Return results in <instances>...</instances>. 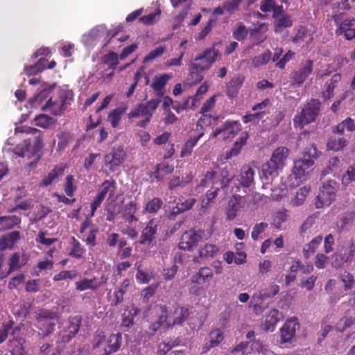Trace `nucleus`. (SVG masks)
<instances>
[{"mask_svg":"<svg viewBox=\"0 0 355 355\" xmlns=\"http://www.w3.org/2000/svg\"><path fill=\"white\" fill-rule=\"evenodd\" d=\"M219 56L218 51L213 48H207L194 59V62L190 64V75L193 83H198L202 80L203 71L211 68Z\"/></svg>","mask_w":355,"mask_h":355,"instance_id":"nucleus-1","label":"nucleus"},{"mask_svg":"<svg viewBox=\"0 0 355 355\" xmlns=\"http://www.w3.org/2000/svg\"><path fill=\"white\" fill-rule=\"evenodd\" d=\"M218 165L210 171H207L200 180V186L206 187L209 184L212 187H219L223 190L228 188L230 182L234 178V175H231L227 167L221 168L219 171Z\"/></svg>","mask_w":355,"mask_h":355,"instance_id":"nucleus-2","label":"nucleus"},{"mask_svg":"<svg viewBox=\"0 0 355 355\" xmlns=\"http://www.w3.org/2000/svg\"><path fill=\"white\" fill-rule=\"evenodd\" d=\"M321 107L319 99L311 98L302 106L301 111L293 118L294 126L302 129L304 126L315 122Z\"/></svg>","mask_w":355,"mask_h":355,"instance_id":"nucleus-3","label":"nucleus"},{"mask_svg":"<svg viewBox=\"0 0 355 355\" xmlns=\"http://www.w3.org/2000/svg\"><path fill=\"white\" fill-rule=\"evenodd\" d=\"M345 11L338 8L332 16L336 25L335 34L343 37L346 40H352L355 38V18L346 17Z\"/></svg>","mask_w":355,"mask_h":355,"instance_id":"nucleus-4","label":"nucleus"},{"mask_svg":"<svg viewBox=\"0 0 355 355\" xmlns=\"http://www.w3.org/2000/svg\"><path fill=\"white\" fill-rule=\"evenodd\" d=\"M354 252L355 245L353 243H345L338 247L331 256L332 267L338 269L343 263L350 265L354 259Z\"/></svg>","mask_w":355,"mask_h":355,"instance_id":"nucleus-5","label":"nucleus"},{"mask_svg":"<svg viewBox=\"0 0 355 355\" xmlns=\"http://www.w3.org/2000/svg\"><path fill=\"white\" fill-rule=\"evenodd\" d=\"M337 183L335 180H329L323 183L320 187L318 195L316 197L315 207L318 209L330 205L336 197Z\"/></svg>","mask_w":355,"mask_h":355,"instance_id":"nucleus-6","label":"nucleus"},{"mask_svg":"<svg viewBox=\"0 0 355 355\" xmlns=\"http://www.w3.org/2000/svg\"><path fill=\"white\" fill-rule=\"evenodd\" d=\"M249 201L246 196L233 195L228 200L225 211L226 221H233L239 212L248 207Z\"/></svg>","mask_w":355,"mask_h":355,"instance_id":"nucleus-7","label":"nucleus"},{"mask_svg":"<svg viewBox=\"0 0 355 355\" xmlns=\"http://www.w3.org/2000/svg\"><path fill=\"white\" fill-rule=\"evenodd\" d=\"M56 318H58L57 313L50 310L42 309L37 313V327L42 332L44 337L48 336L55 330L54 320Z\"/></svg>","mask_w":355,"mask_h":355,"instance_id":"nucleus-8","label":"nucleus"},{"mask_svg":"<svg viewBox=\"0 0 355 355\" xmlns=\"http://www.w3.org/2000/svg\"><path fill=\"white\" fill-rule=\"evenodd\" d=\"M203 236V230L190 228L182 234L178 243L179 249L184 251L193 250L202 239Z\"/></svg>","mask_w":355,"mask_h":355,"instance_id":"nucleus-9","label":"nucleus"},{"mask_svg":"<svg viewBox=\"0 0 355 355\" xmlns=\"http://www.w3.org/2000/svg\"><path fill=\"white\" fill-rule=\"evenodd\" d=\"M241 129V125L239 121L228 120L222 126L216 128L211 132L210 138L220 136L223 140L231 139L237 135Z\"/></svg>","mask_w":355,"mask_h":355,"instance_id":"nucleus-10","label":"nucleus"},{"mask_svg":"<svg viewBox=\"0 0 355 355\" xmlns=\"http://www.w3.org/2000/svg\"><path fill=\"white\" fill-rule=\"evenodd\" d=\"M161 101L159 99H151L146 103H141L133 108L128 114V119L146 116L151 119L153 114L158 107Z\"/></svg>","mask_w":355,"mask_h":355,"instance_id":"nucleus-11","label":"nucleus"},{"mask_svg":"<svg viewBox=\"0 0 355 355\" xmlns=\"http://www.w3.org/2000/svg\"><path fill=\"white\" fill-rule=\"evenodd\" d=\"M35 141H34L33 146H31L30 139H26L24 141L23 146L21 148L19 146H17L15 149V153L21 157L28 158L31 157L34 155L37 154L40 152L44 145H43V137L42 135H39L35 137Z\"/></svg>","mask_w":355,"mask_h":355,"instance_id":"nucleus-12","label":"nucleus"},{"mask_svg":"<svg viewBox=\"0 0 355 355\" xmlns=\"http://www.w3.org/2000/svg\"><path fill=\"white\" fill-rule=\"evenodd\" d=\"M126 153L122 146H114L111 150L105 155V164L109 170L114 172L125 160Z\"/></svg>","mask_w":355,"mask_h":355,"instance_id":"nucleus-13","label":"nucleus"},{"mask_svg":"<svg viewBox=\"0 0 355 355\" xmlns=\"http://www.w3.org/2000/svg\"><path fill=\"white\" fill-rule=\"evenodd\" d=\"M313 69V62L308 60L304 64H300L298 69L295 70L291 75V85L293 86H301L311 74Z\"/></svg>","mask_w":355,"mask_h":355,"instance_id":"nucleus-14","label":"nucleus"},{"mask_svg":"<svg viewBox=\"0 0 355 355\" xmlns=\"http://www.w3.org/2000/svg\"><path fill=\"white\" fill-rule=\"evenodd\" d=\"M159 220L156 218L150 219L140 235L139 243L150 246L156 239Z\"/></svg>","mask_w":355,"mask_h":355,"instance_id":"nucleus-15","label":"nucleus"},{"mask_svg":"<svg viewBox=\"0 0 355 355\" xmlns=\"http://www.w3.org/2000/svg\"><path fill=\"white\" fill-rule=\"evenodd\" d=\"M196 202L197 200L195 198H189L187 199L179 198L178 202L176 203L175 206L173 207L168 213V219L171 220H175L178 215L191 209Z\"/></svg>","mask_w":355,"mask_h":355,"instance_id":"nucleus-16","label":"nucleus"},{"mask_svg":"<svg viewBox=\"0 0 355 355\" xmlns=\"http://www.w3.org/2000/svg\"><path fill=\"white\" fill-rule=\"evenodd\" d=\"M313 165V162L304 160L303 159L297 160L294 162L293 168V176L295 180V184L293 183V186H297L302 182V178H304L306 173L307 170Z\"/></svg>","mask_w":355,"mask_h":355,"instance_id":"nucleus-17","label":"nucleus"},{"mask_svg":"<svg viewBox=\"0 0 355 355\" xmlns=\"http://www.w3.org/2000/svg\"><path fill=\"white\" fill-rule=\"evenodd\" d=\"M214 276L212 270L208 266L201 267L191 277V282L199 286L207 287Z\"/></svg>","mask_w":355,"mask_h":355,"instance_id":"nucleus-18","label":"nucleus"},{"mask_svg":"<svg viewBox=\"0 0 355 355\" xmlns=\"http://www.w3.org/2000/svg\"><path fill=\"white\" fill-rule=\"evenodd\" d=\"M299 325L297 318L293 317L285 322L281 328V341L282 343L290 342L295 334L296 327Z\"/></svg>","mask_w":355,"mask_h":355,"instance_id":"nucleus-19","label":"nucleus"},{"mask_svg":"<svg viewBox=\"0 0 355 355\" xmlns=\"http://www.w3.org/2000/svg\"><path fill=\"white\" fill-rule=\"evenodd\" d=\"M255 168L250 164H245L241 169L239 186L248 188L254 184Z\"/></svg>","mask_w":355,"mask_h":355,"instance_id":"nucleus-20","label":"nucleus"},{"mask_svg":"<svg viewBox=\"0 0 355 355\" xmlns=\"http://www.w3.org/2000/svg\"><path fill=\"white\" fill-rule=\"evenodd\" d=\"M341 79L340 73H335L329 80L325 82L322 92V97L324 100H329L334 96V89L338 87Z\"/></svg>","mask_w":355,"mask_h":355,"instance_id":"nucleus-21","label":"nucleus"},{"mask_svg":"<svg viewBox=\"0 0 355 355\" xmlns=\"http://www.w3.org/2000/svg\"><path fill=\"white\" fill-rule=\"evenodd\" d=\"M280 169L273 162L270 164V160H269L262 165L259 173L260 178L262 181L264 180L266 183H268L278 175L279 170Z\"/></svg>","mask_w":355,"mask_h":355,"instance_id":"nucleus-22","label":"nucleus"},{"mask_svg":"<svg viewBox=\"0 0 355 355\" xmlns=\"http://www.w3.org/2000/svg\"><path fill=\"white\" fill-rule=\"evenodd\" d=\"M281 313L277 309H271L269 313L266 315L261 321V325L265 330L272 331L275 325L280 320Z\"/></svg>","mask_w":355,"mask_h":355,"instance_id":"nucleus-23","label":"nucleus"},{"mask_svg":"<svg viewBox=\"0 0 355 355\" xmlns=\"http://www.w3.org/2000/svg\"><path fill=\"white\" fill-rule=\"evenodd\" d=\"M122 344V335L121 333L111 334L107 340V345L104 348L103 355H110L116 352Z\"/></svg>","mask_w":355,"mask_h":355,"instance_id":"nucleus-24","label":"nucleus"},{"mask_svg":"<svg viewBox=\"0 0 355 355\" xmlns=\"http://www.w3.org/2000/svg\"><path fill=\"white\" fill-rule=\"evenodd\" d=\"M289 154V149L286 147H278L272 153L270 158V164L272 162L279 168H282L286 164V160Z\"/></svg>","mask_w":355,"mask_h":355,"instance_id":"nucleus-25","label":"nucleus"},{"mask_svg":"<svg viewBox=\"0 0 355 355\" xmlns=\"http://www.w3.org/2000/svg\"><path fill=\"white\" fill-rule=\"evenodd\" d=\"M21 238L20 232L15 230L0 238V251L12 249Z\"/></svg>","mask_w":355,"mask_h":355,"instance_id":"nucleus-26","label":"nucleus"},{"mask_svg":"<svg viewBox=\"0 0 355 355\" xmlns=\"http://www.w3.org/2000/svg\"><path fill=\"white\" fill-rule=\"evenodd\" d=\"M209 344L206 343L202 347V352L206 353L211 348L216 347L224 339V335L223 331L219 329H214L209 334Z\"/></svg>","mask_w":355,"mask_h":355,"instance_id":"nucleus-27","label":"nucleus"},{"mask_svg":"<svg viewBox=\"0 0 355 355\" xmlns=\"http://www.w3.org/2000/svg\"><path fill=\"white\" fill-rule=\"evenodd\" d=\"M244 82V77L239 75L234 77L226 86V93L229 98L236 97Z\"/></svg>","mask_w":355,"mask_h":355,"instance_id":"nucleus-28","label":"nucleus"},{"mask_svg":"<svg viewBox=\"0 0 355 355\" xmlns=\"http://www.w3.org/2000/svg\"><path fill=\"white\" fill-rule=\"evenodd\" d=\"M26 340L24 338H17L10 340L8 343L9 351L12 355H26Z\"/></svg>","mask_w":355,"mask_h":355,"instance_id":"nucleus-29","label":"nucleus"},{"mask_svg":"<svg viewBox=\"0 0 355 355\" xmlns=\"http://www.w3.org/2000/svg\"><path fill=\"white\" fill-rule=\"evenodd\" d=\"M171 78L172 75L168 73L156 75L150 87L158 95H162V89Z\"/></svg>","mask_w":355,"mask_h":355,"instance_id":"nucleus-30","label":"nucleus"},{"mask_svg":"<svg viewBox=\"0 0 355 355\" xmlns=\"http://www.w3.org/2000/svg\"><path fill=\"white\" fill-rule=\"evenodd\" d=\"M273 19L274 31L276 33H281L284 29L293 26V20L291 19V16L289 15L280 16L277 18Z\"/></svg>","mask_w":355,"mask_h":355,"instance_id":"nucleus-31","label":"nucleus"},{"mask_svg":"<svg viewBox=\"0 0 355 355\" xmlns=\"http://www.w3.org/2000/svg\"><path fill=\"white\" fill-rule=\"evenodd\" d=\"M116 189V182L114 180H105L101 186L100 191L98 193V195L103 198H105L107 194H109L110 198H113L115 194V191Z\"/></svg>","mask_w":355,"mask_h":355,"instance_id":"nucleus-32","label":"nucleus"},{"mask_svg":"<svg viewBox=\"0 0 355 355\" xmlns=\"http://www.w3.org/2000/svg\"><path fill=\"white\" fill-rule=\"evenodd\" d=\"M137 209V204L135 202H130L125 205L123 211V215L125 222L130 224L133 222L138 221V218L135 216Z\"/></svg>","mask_w":355,"mask_h":355,"instance_id":"nucleus-33","label":"nucleus"},{"mask_svg":"<svg viewBox=\"0 0 355 355\" xmlns=\"http://www.w3.org/2000/svg\"><path fill=\"white\" fill-rule=\"evenodd\" d=\"M71 240V248L69 252V255L78 259L83 258L86 252V249L74 236H72Z\"/></svg>","mask_w":355,"mask_h":355,"instance_id":"nucleus-34","label":"nucleus"},{"mask_svg":"<svg viewBox=\"0 0 355 355\" xmlns=\"http://www.w3.org/2000/svg\"><path fill=\"white\" fill-rule=\"evenodd\" d=\"M76 289L78 291H84L85 290L96 291L100 287V284L96 282V278L88 279L86 277L83 278L75 284Z\"/></svg>","mask_w":355,"mask_h":355,"instance_id":"nucleus-35","label":"nucleus"},{"mask_svg":"<svg viewBox=\"0 0 355 355\" xmlns=\"http://www.w3.org/2000/svg\"><path fill=\"white\" fill-rule=\"evenodd\" d=\"M48 60L45 58H40L35 64L26 66L24 67V73L28 76L36 75L46 69V63Z\"/></svg>","mask_w":355,"mask_h":355,"instance_id":"nucleus-36","label":"nucleus"},{"mask_svg":"<svg viewBox=\"0 0 355 355\" xmlns=\"http://www.w3.org/2000/svg\"><path fill=\"white\" fill-rule=\"evenodd\" d=\"M49 110L50 112L54 115L61 114L64 108V101H53L52 97L50 98L44 105L42 106V110L46 111Z\"/></svg>","mask_w":355,"mask_h":355,"instance_id":"nucleus-37","label":"nucleus"},{"mask_svg":"<svg viewBox=\"0 0 355 355\" xmlns=\"http://www.w3.org/2000/svg\"><path fill=\"white\" fill-rule=\"evenodd\" d=\"M21 223V218L17 216H6L0 217V230H8L13 228Z\"/></svg>","mask_w":355,"mask_h":355,"instance_id":"nucleus-38","label":"nucleus"},{"mask_svg":"<svg viewBox=\"0 0 355 355\" xmlns=\"http://www.w3.org/2000/svg\"><path fill=\"white\" fill-rule=\"evenodd\" d=\"M58 138V148L59 150H64L68 145L73 141V134L63 131L57 134Z\"/></svg>","mask_w":355,"mask_h":355,"instance_id":"nucleus-39","label":"nucleus"},{"mask_svg":"<svg viewBox=\"0 0 355 355\" xmlns=\"http://www.w3.org/2000/svg\"><path fill=\"white\" fill-rule=\"evenodd\" d=\"M347 143V140L343 137L332 136L328 140L327 148L334 151H338L346 146Z\"/></svg>","mask_w":355,"mask_h":355,"instance_id":"nucleus-40","label":"nucleus"},{"mask_svg":"<svg viewBox=\"0 0 355 355\" xmlns=\"http://www.w3.org/2000/svg\"><path fill=\"white\" fill-rule=\"evenodd\" d=\"M175 315H176V316L175 317L173 323L166 324L167 328L171 327L174 325L182 324L184 322H185L189 315V309L186 307H180L176 309L175 311Z\"/></svg>","mask_w":355,"mask_h":355,"instance_id":"nucleus-41","label":"nucleus"},{"mask_svg":"<svg viewBox=\"0 0 355 355\" xmlns=\"http://www.w3.org/2000/svg\"><path fill=\"white\" fill-rule=\"evenodd\" d=\"M311 191L310 186H304L301 187L297 192L295 196L292 198L291 203L293 206L297 207L304 203L307 195Z\"/></svg>","mask_w":355,"mask_h":355,"instance_id":"nucleus-42","label":"nucleus"},{"mask_svg":"<svg viewBox=\"0 0 355 355\" xmlns=\"http://www.w3.org/2000/svg\"><path fill=\"white\" fill-rule=\"evenodd\" d=\"M64 168L61 166H56L51 171L48 175L42 180V184L49 186L63 175Z\"/></svg>","mask_w":355,"mask_h":355,"instance_id":"nucleus-43","label":"nucleus"},{"mask_svg":"<svg viewBox=\"0 0 355 355\" xmlns=\"http://www.w3.org/2000/svg\"><path fill=\"white\" fill-rule=\"evenodd\" d=\"M127 109V106L118 107L109 114L108 119L113 128H115L119 125L121 116L126 112Z\"/></svg>","mask_w":355,"mask_h":355,"instance_id":"nucleus-44","label":"nucleus"},{"mask_svg":"<svg viewBox=\"0 0 355 355\" xmlns=\"http://www.w3.org/2000/svg\"><path fill=\"white\" fill-rule=\"evenodd\" d=\"M345 130L348 132H354L355 130L354 121L350 117H347L339 123L333 131L334 132L342 135Z\"/></svg>","mask_w":355,"mask_h":355,"instance_id":"nucleus-45","label":"nucleus"},{"mask_svg":"<svg viewBox=\"0 0 355 355\" xmlns=\"http://www.w3.org/2000/svg\"><path fill=\"white\" fill-rule=\"evenodd\" d=\"M279 291V286L275 284H271L268 288L259 291L257 298L259 300H264L271 298L275 296Z\"/></svg>","mask_w":355,"mask_h":355,"instance_id":"nucleus-46","label":"nucleus"},{"mask_svg":"<svg viewBox=\"0 0 355 355\" xmlns=\"http://www.w3.org/2000/svg\"><path fill=\"white\" fill-rule=\"evenodd\" d=\"M26 263V261H21L19 252L13 253L8 260L9 270L7 272V275H10L11 272L24 266Z\"/></svg>","mask_w":355,"mask_h":355,"instance_id":"nucleus-47","label":"nucleus"},{"mask_svg":"<svg viewBox=\"0 0 355 355\" xmlns=\"http://www.w3.org/2000/svg\"><path fill=\"white\" fill-rule=\"evenodd\" d=\"M272 53L270 50H266L262 54L255 56L252 60V65L254 67H259L260 66H263L267 64L269 61L271 60Z\"/></svg>","mask_w":355,"mask_h":355,"instance_id":"nucleus-48","label":"nucleus"},{"mask_svg":"<svg viewBox=\"0 0 355 355\" xmlns=\"http://www.w3.org/2000/svg\"><path fill=\"white\" fill-rule=\"evenodd\" d=\"M162 205V200L160 198L155 197L146 204L144 207V211L150 214L157 213Z\"/></svg>","mask_w":355,"mask_h":355,"instance_id":"nucleus-49","label":"nucleus"},{"mask_svg":"<svg viewBox=\"0 0 355 355\" xmlns=\"http://www.w3.org/2000/svg\"><path fill=\"white\" fill-rule=\"evenodd\" d=\"M77 190V186L75 184V178L73 175H69L65 178L64 184V191L69 197H72Z\"/></svg>","mask_w":355,"mask_h":355,"instance_id":"nucleus-50","label":"nucleus"},{"mask_svg":"<svg viewBox=\"0 0 355 355\" xmlns=\"http://www.w3.org/2000/svg\"><path fill=\"white\" fill-rule=\"evenodd\" d=\"M322 241V236L318 235L313 238L303 249L304 255L306 257H309V254H313L315 250L318 248L319 245Z\"/></svg>","mask_w":355,"mask_h":355,"instance_id":"nucleus-51","label":"nucleus"},{"mask_svg":"<svg viewBox=\"0 0 355 355\" xmlns=\"http://www.w3.org/2000/svg\"><path fill=\"white\" fill-rule=\"evenodd\" d=\"M268 30V26L266 23H261L258 26H254V28L250 30V37L256 39L259 43L263 42L266 37V36H259L258 34L260 32H266Z\"/></svg>","mask_w":355,"mask_h":355,"instance_id":"nucleus-52","label":"nucleus"},{"mask_svg":"<svg viewBox=\"0 0 355 355\" xmlns=\"http://www.w3.org/2000/svg\"><path fill=\"white\" fill-rule=\"evenodd\" d=\"M218 252V248L214 244L207 243L199 250L200 257H214Z\"/></svg>","mask_w":355,"mask_h":355,"instance_id":"nucleus-53","label":"nucleus"},{"mask_svg":"<svg viewBox=\"0 0 355 355\" xmlns=\"http://www.w3.org/2000/svg\"><path fill=\"white\" fill-rule=\"evenodd\" d=\"M192 180V177H187V180L183 181L182 180H180V177L178 176H173L171 177L168 180V189L172 191L174 190L175 188L180 187H185L189 182H190Z\"/></svg>","mask_w":355,"mask_h":355,"instance_id":"nucleus-54","label":"nucleus"},{"mask_svg":"<svg viewBox=\"0 0 355 355\" xmlns=\"http://www.w3.org/2000/svg\"><path fill=\"white\" fill-rule=\"evenodd\" d=\"M165 51V46H159V47L152 50L144 58L143 63L148 64L152 62L155 59L161 56Z\"/></svg>","mask_w":355,"mask_h":355,"instance_id":"nucleus-55","label":"nucleus"},{"mask_svg":"<svg viewBox=\"0 0 355 355\" xmlns=\"http://www.w3.org/2000/svg\"><path fill=\"white\" fill-rule=\"evenodd\" d=\"M103 64L108 65L110 69H114L119 64L118 55L115 52H110L102 58Z\"/></svg>","mask_w":355,"mask_h":355,"instance_id":"nucleus-56","label":"nucleus"},{"mask_svg":"<svg viewBox=\"0 0 355 355\" xmlns=\"http://www.w3.org/2000/svg\"><path fill=\"white\" fill-rule=\"evenodd\" d=\"M355 323V318L343 317L339 320L336 324V329L340 332L344 331Z\"/></svg>","mask_w":355,"mask_h":355,"instance_id":"nucleus-57","label":"nucleus"},{"mask_svg":"<svg viewBox=\"0 0 355 355\" xmlns=\"http://www.w3.org/2000/svg\"><path fill=\"white\" fill-rule=\"evenodd\" d=\"M340 280L344 284L345 291H349L352 289L355 285V280L352 274L347 271H345L340 275Z\"/></svg>","mask_w":355,"mask_h":355,"instance_id":"nucleus-58","label":"nucleus"},{"mask_svg":"<svg viewBox=\"0 0 355 355\" xmlns=\"http://www.w3.org/2000/svg\"><path fill=\"white\" fill-rule=\"evenodd\" d=\"M321 154V152L318 151L317 148L314 145H311L310 146H307L304 152L303 159L309 160L314 162V159L318 158Z\"/></svg>","mask_w":355,"mask_h":355,"instance_id":"nucleus-59","label":"nucleus"},{"mask_svg":"<svg viewBox=\"0 0 355 355\" xmlns=\"http://www.w3.org/2000/svg\"><path fill=\"white\" fill-rule=\"evenodd\" d=\"M243 0H230L223 3L225 12L232 15L239 11V6Z\"/></svg>","mask_w":355,"mask_h":355,"instance_id":"nucleus-60","label":"nucleus"},{"mask_svg":"<svg viewBox=\"0 0 355 355\" xmlns=\"http://www.w3.org/2000/svg\"><path fill=\"white\" fill-rule=\"evenodd\" d=\"M160 13L161 11L159 9H158L154 13H150L147 15L140 17L139 20L145 25H153L159 19Z\"/></svg>","mask_w":355,"mask_h":355,"instance_id":"nucleus-61","label":"nucleus"},{"mask_svg":"<svg viewBox=\"0 0 355 355\" xmlns=\"http://www.w3.org/2000/svg\"><path fill=\"white\" fill-rule=\"evenodd\" d=\"M355 181V164L350 165L342 177V183L345 186Z\"/></svg>","mask_w":355,"mask_h":355,"instance_id":"nucleus-62","label":"nucleus"},{"mask_svg":"<svg viewBox=\"0 0 355 355\" xmlns=\"http://www.w3.org/2000/svg\"><path fill=\"white\" fill-rule=\"evenodd\" d=\"M307 34L308 28L304 26L300 25L298 26L295 35L291 39V42L293 44H297L304 40Z\"/></svg>","mask_w":355,"mask_h":355,"instance_id":"nucleus-63","label":"nucleus"},{"mask_svg":"<svg viewBox=\"0 0 355 355\" xmlns=\"http://www.w3.org/2000/svg\"><path fill=\"white\" fill-rule=\"evenodd\" d=\"M53 118L46 114H40L35 118L36 125L46 128L53 123Z\"/></svg>","mask_w":355,"mask_h":355,"instance_id":"nucleus-64","label":"nucleus"}]
</instances>
